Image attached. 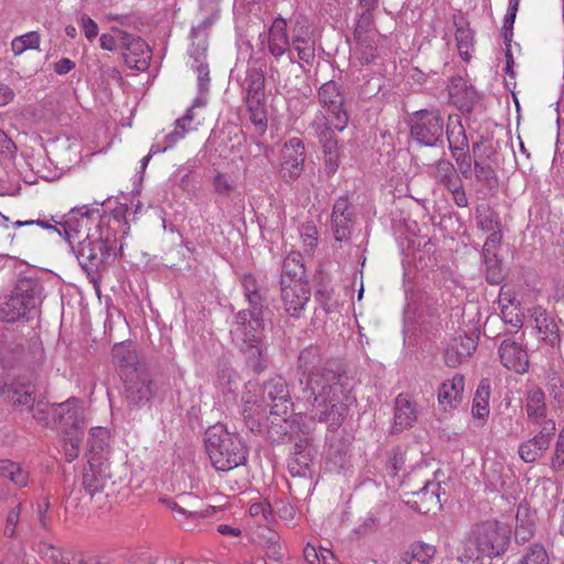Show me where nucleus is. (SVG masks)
I'll return each instance as SVG.
<instances>
[{
  "mask_svg": "<svg viewBox=\"0 0 564 564\" xmlns=\"http://www.w3.org/2000/svg\"><path fill=\"white\" fill-rule=\"evenodd\" d=\"M296 372L299 398L307 405L311 419L325 423L330 431H337L355 401L351 379L343 365L324 360L321 347L310 345L300 351Z\"/></svg>",
  "mask_w": 564,
  "mask_h": 564,
  "instance_id": "obj_1",
  "label": "nucleus"
},
{
  "mask_svg": "<svg viewBox=\"0 0 564 564\" xmlns=\"http://www.w3.org/2000/svg\"><path fill=\"white\" fill-rule=\"evenodd\" d=\"M242 288L250 308L236 314L234 335L248 365L260 373L268 367V345L263 336L264 297L256 278L250 273L242 276Z\"/></svg>",
  "mask_w": 564,
  "mask_h": 564,
  "instance_id": "obj_2",
  "label": "nucleus"
},
{
  "mask_svg": "<svg viewBox=\"0 0 564 564\" xmlns=\"http://www.w3.org/2000/svg\"><path fill=\"white\" fill-rule=\"evenodd\" d=\"M511 527L496 519L474 524L458 551L460 564H485V560L501 556L509 547Z\"/></svg>",
  "mask_w": 564,
  "mask_h": 564,
  "instance_id": "obj_3",
  "label": "nucleus"
},
{
  "mask_svg": "<svg viewBox=\"0 0 564 564\" xmlns=\"http://www.w3.org/2000/svg\"><path fill=\"white\" fill-rule=\"evenodd\" d=\"M73 245L72 250L82 269L91 281L99 279V273L106 268L111 252L116 249V229L111 226L97 225L87 239Z\"/></svg>",
  "mask_w": 564,
  "mask_h": 564,
  "instance_id": "obj_4",
  "label": "nucleus"
},
{
  "mask_svg": "<svg viewBox=\"0 0 564 564\" xmlns=\"http://www.w3.org/2000/svg\"><path fill=\"white\" fill-rule=\"evenodd\" d=\"M205 447L213 466L217 470L229 471L247 460L248 449L242 440L223 425L208 427Z\"/></svg>",
  "mask_w": 564,
  "mask_h": 564,
  "instance_id": "obj_5",
  "label": "nucleus"
},
{
  "mask_svg": "<svg viewBox=\"0 0 564 564\" xmlns=\"http://www.w3.org/2000/svg\"><path fill=\"white\" fill-rule=\"evenodd\" d=\"M42 302V286L32 279H21L14 291L1 307V316L7 323L21 318L30 319L37 313Z\"/></svg>",
  "mask_w": 564,
  "mask_h": 564,
  "instance_id": "obj_6",
  "label": "nucleus"
},
{
  "mask_svg": "<svg viewBox=\"0 0 564 564\" xmlns=\"http://www.w3.org/2000/svg\"><path fill=\"white\" fill-rule=\"evenodd\" d=\"M36 388L32 382L13 381L6 383L2 388V394L12 404L33 413V417L42 425H54L52 410L54 404L50 405L42 401H36Z\"/></svg>",
  "mask_w": 564,
  "mask_h": 564,
  "instance_id": "obj_7",
  "label": "nucleus"
},
{
  "mask_svg": "<svg viewBox=\"0 0 564 564\" xmlns=\"http://www.w3.org/2000/svg\"><path fill=\"white\" fill-rule=\"evenodd\" d=\"M411 137L424 147L444 145V119L438 110L415 111L410 119Z\"/></svg>",
  "mask_w": 564,
  "mask_h": 564,
  "instance_id": "obj_8",
  "label": "nucleus"
},
{
  "mask_svg": "<svg viewBox=\"0 0 564 564\" xmlns=\"http://www.w3.org/2000/svg\"><path fill=\"white\" fill-rule=\"evenodd\" d=\"M110 217H101L99 210H90L87 206L73 208L66 216L62 227L64 230L65 239L69 246L80 242L79 240L87 239L88 234L95 230L97 225L111 226Z\"/></svg>",
  "mask_w": 564,
  "mask_h": 564,
  "instance_id": "obj_9",
  "label": "nucleus"
},
{
  "mask_svg": "<svg viewBox=\"0 0 564 564\" xmlns=\"http://www.w3.org/2000/svg\"><path fill=\"white\" fill-rule=\"evenodd\" d=\"M317 101L322 110L316 115H323L329 119L337 131H344L349 122V113L345 106V95L337 83L334 80L324 83L318 88Z\"/></svg>",
  "mask_w": 564,
  "mask_h": 564,
  "instance_id": "obj_10",
  "label": "nucleus"
},
{
  "mask_svg": "<svg viewBox=\"0 0 564 564\" xmlns=\"http://www.w3.org/2000/svg\"><path fill=\"white\" fill-rule=\"evenodd\" d=\"M123 381V399L131 409L148 404L156 393V387L147 368L130 370L121 377Z\"/></svg>",
  "mask_w": 564,
  "mask_h": 564,
  "instance_id": "obj_11",
  "label": "nucleus"
},
{
  "mask_svg": "<svg viewBox=\"0 0 564 564\" xmlns=\"http://www.w3.org/2000/svg\"><path fill=\"white\" fill-rule=\"evenodd\" d=\"M314 137H316L323 147L325 155V166L328 174H334L339 166V152L335 131H337L329 119L323 115H315L310 123Z\"/></svg>",
  "mask_w": 564,
  "mask_h": 564,
  "instance_id": "obj_12",
  "label": "nucleus"
},
{
  "mask_svg": "<svg viewBox=\"0 0 564 564\" xmlns=\"http://www.w3.org/2000/svg\"><path fill=\"white\" fill-rule=\"evenodd\" d=\"M52 413L54 426L62 434H72L79 431L84 432V410L78 399L70 398L65 402L54 404Z\"/></svg>",
  "mask_w": 564,
  "mask_h": 564,
  "instance_id": "obj_13",
  "label": "nucleus"
},
{
  "mask_svg": "<svg viewBox=\"0 0 564 564\" xmlns=\"http://www.w3.org/2000/svg\"><path fill=\"white\" fill-rule=\"evenodd\" d=\"M305 162V147L301 139L291 138L281 150L280 174L283 181H296L303 171Z\"/></svg>",
  "mask_w": 564,
  "mask_h": 564,
  "instance_id": "obj_14",
  "label": "nucleus"
},
{
  "mask_svg": "<svg viewBox=\"0 0 564 564\" xmlns=\"http://www.w3.org/2000/svg\"><path fill=\"white\" fill-rule=\"evenodd\" d=\"M119 46L122 48L124 62L130 68L143 70L148 67L151 51L143 39L126 31H119Z\"/></svg>",
  "mask_w": 564,
  "mask_h": 564,
  "instance_id": "obj_15",
  "label": "nucleus"
},
{
  "mask_svg": "<svg viewBox=\"0 0 564 564\" xmlns=\"http://www.w3.org/2000/svg\"><path fill=\"white\" fill-rule=\"evenodd\" d=\"M288 412L274 409L265 420V433L268 438L274 443H283L291 440H297L300 431L299 423L288 417Z\"/></svg>",
  "mask_w": 564,
  "mask_h": 564,
  "instance_id": "obj_16",
  "label": "nucleus"
},
{
  "mask_svg": "<svg viewBox=\"0 0 564 564\" xmlns=\"http://www.w3.org/2000/svg\"><path fill=\"white\" fill-rule=\"evenodd\" d=\"M355 223V212L347 196L336 199L332 212V228L337 241L349 239Z\"/></svg>",
  "mask_w": 564,
  "mask_h": 564,
  "instance_id": "obj_17",
  "label": "nucleus"
},
{
  "mask_svg": "<svg viewBox=\"0 0 564 564\" xmlns=\"http://www.w3.org/2000/svg\"><path fill=\"white\" fill-rule=\"evenodd\" d=\"M498 355L502 366L517 373H525L529 369V355L523 344L511 338L501 341Z\"/></svg>",
  "mask_w": 564,
  "mask_h": 564,
  "instance_id": "obj_18",
  "label": "nucleus"
},
{
  "mask_svg": "<svg viewBox=\"0 0 564 564\" xmlns=\"http://www.w3.org/2000/svg\"><path fill=\"white\" fill-rule=\"evenodd\" d=\"M268 51L274 58H280L288 53L290 62H295L291 51L288 23L282 17L275 18L268 30Z\"/></svg>",
  "mask_w": 564,
  "mask_h": 564,
  "instance_id": "obj_19",
  "label": "nucleus"
},
{
  "mask_svg": "<svg viewBox=\"0 0 564 564\" xmlns=\"http://www.w3.org/2000/svg\"><path fill=\"white\" fill-rule=\"evenodd\" d=\"M24 338L7 326H0V362L3 368L12 367L24 355Z\"/></svg>",
  "mask_w": 564,
  "mask_h": 564,
  "instance_id": "obj_20",
  "label": "nucleus"
},
{
  "mask_svg": "<svg viewBox=\"0 0 564 564\" xmlns=\"http://www.w3.org/2000/svg\"><path fill=\"white\" fill-rule=\"evenodd\" d=\"M281 297L286 313L290 316L299 317L311 297L308 283L281 285Z\"/></svg>",
  "mask_w": 564,
  "mask_h": 564,
  "instance_id": "obj_21",
  "label": "nucleus"
},
{
  "mask_svg": "<svg viewBox=\"0 0 564 564\" xmlns=\"http://www.w3.org/2000/svg\"><path fill=\"white\" fill-rule=\"evenodd\" d=\"M419 417L417 404L410 395L400 393L395 398L392 432L399 433L412 427Z\"/></svg>",
  "mask_w": 564,
  "mask_h": 564,
  "instance_id": "obj_22",
  "label": "nucleus"
},
{
  "mask_svg": "<svg viewBox=\"0 0 564 564\" xmlns=\"http://www.w3.org/2000/svg\"><path fill=\"white\" fill-rule=\"evenodd\" d=\"M465 380L462 375H455L445 380L438 389L437 400L444 411L456 409L463 401Z\"/></svg>",
  "mask_w": 564,
  "mask_h": 564,
  "instance_id": "obj_23",
  "label": "nucleus"
},
{
  "mask_svg": "<svg viewBox=\"0 0 564 564\" xmlns=\"http://www.w3.org/2000/svg\"><path fill=\"white\" fill-rule=\"evenodd\" d=\"M263 401L272 402L271 410L278 409L288 412L291 403L286 381L282 377H274L263 384Z\"/></svg>",
  "mask_w": 564,
  "mask_h": 564,
  "instance_id": "obj_24",
  "label": "nucleus"
},
{
  "mask_svg": "<svg viewBox=\"0 0 564 564\" xmlns=\"http://www.w3.org/2000/svg\"><path fill=\"white\" fill-rule=\"evenodd\" d=\"M448 94L452 102L460 111L470 112L477 100L476 90L460 76L452 78Z\"/></svg>",
  "mask_w": 564,
  "mask_h": 564,
  "instance_id": "obj_25",
  "label": "nucleus"
},
{
  "mask_svg": "<svg viewBox=\"0 0 564 564\" xmlns=\"http://www.w3.org/2000/svg\"><path fill=\"white\" fill-rule=\"evenodd\" d=\"M291 45L297 53L300 61L312 64L315 58V46L314 41L308 35V26L296 21V26L293 29V36Z\"/></svg>",
  "mask_w": 564,
  "mask_h": 564,
  "instance_id": "obj_26",
  "label": "nucleus"
},
{
  "mask_svg": "<svg viewBox=\"0 0 564 564\" xmlns=\"http://www.w3.org/2000/svg\"><path fill=\"white\" fill-rule=\"evenodd\" d=\"M112 358L115 365L120 369L121 377L126 376L130 370H139L145 368L138 362L135 348L131 343H120L112 348Z\"/></svg>",
  "mask_w": 564,
  "mask_h": 564,
  "instance_id": "obj_27",
  "label": "nucleus"
},
{
  "mask_svg": "<svg viewBox=\"0 0 564 564\" xmlns=\"http://www.w3.org/2000/svg\"><path fill=\"white\" fill-rule=\"evenodd\" d=\"M445 132L452 156H456L457 153L469 152L468 138L458 117L448 118Z\"/></svg>",
  "mask_w": 564,
  "mask_h": 564,
  "instance_id": "obj_28",
  "label": "nucleus"
},
{
  "mask_svg": "<svg viewBox=\"0 0 564 564\" xmlns=\"http://www.w3.org/2000/svg\"><path fill=\"white\" fill-rule=\"evenodd\" d=\"M242 90L246 93V102H256L264 98V74L258 67H248L246 77L241 83Z\"/></svg>",
  "mask_w": 564,
  "mask_h": 564,
  "instance_id": "obj_29",
  "label": "nucleus"
},
{
  "mask_svg": "<svg viewBox=\"0 0 564 564\" xmlns=\"http://www.w3.org/2000/svg\"><path fill=\"white\" fill-rule=\"evenodd\" d=\"M476 220L478 227L489 234L488 238H490L492 245H499L502 239V234L498 214L488 206L481 207L476 210Z\"/></svg>",
  "mask_w": 564,
  "mask_h": 564,
  "instance_id": "obj_30",
  "label": "nucleus"
},
{
  "mask_svg": "<svg viewBox=\"0 0 564 564\" xmlns=\"http://www.w3.org/2000/svg\"><path fill=\"white\" fill-rule=\"evenodd\" d=\"M435 555V547L423 542L412 543L400 557L398 564H431Z\"/></svg>",
  "mask_w": 564,
  "mask_h": 564,
  "instance_id": "obj_31",
  "label": "nucleus"
},
{
  "mask_svg": "<svg viewBox=\"0 0 564 564\" xmlns=\"http://www.w3.org/2000/svg\"><path fill=\"white\" fill-rule=\"evenodd\" d=\"M430 175L446 188L459 184L462 178L454 164L447 159H440L429 167Z\"/></svg>",
  "mask_w": 564,
  "mask_h": 564,
  "instance_id": "obj_32",
  "label": "nucleus"
},
{
  "mask_svg": "<svg viewBox=\"0 0 564 564\" xmlns=\"http://www.w3.org/2000/svg\"><path fill=\"white\" fill-rule=\"evenodd\" d=\"M192 59V68L197 73V80L202 89L209 85V67L206 62L207 45L205 43L197 44L189 50Z\"/></svg>",
  "mask_w": 564,
  "mask_h": 564,
  "instance_id": "obj_33",
  "label": "nucleus"
},
{
  "mask_svg": "<svg viewBox=\"0 0 564 564\" xmlns=\"http://www.w3.org/2000/svg\"><path fill=\"white\" fill-rule=\"evenodd\" d=\"M525 412L531 423H540L546 416L545 395L540 388L528 391Z\"/></svg>",
  "mask_w": 564,
  "mask_h": 564,
  "instance_id": "obj_34",
  "label": "nucleus"
},
{
  "mask_svg": "<svg viewBox=\"0 0 564 564\" xmlns=\"http://www.w3.org/2000/svg\"><path fill=\"white\" fill-rule=\"evenodd\" d=\"M0 477L10 480L19 488L26 487L29 484L28 469L10 459L0 460Z\"/></svg>",
  "mask_w": 564,
  "mask_h": 564,
  "instance_id": "obj_35",
  "label": "nucleus"
},
{
  "mask_svg": "<svg viewBox=\"0 0 564 564\" xmlns=\"http://www.w3.org/2000/svg\"><path fill=\"white\" fill-rule=\"evenodd\" d=\"M490 381L482 379L475 392L471 413L474 417L486 420L489 415Z\"/></svg>",
  "mask_w": 564,
  "mask_h": 564,
  "instance_id": "obj_36",
  "label": "nucleus"
},
{
  "mask_svg": "<svg viewBox=\"0 0 564 564\" xmlns=\"http://www.w3.org/2000/svg\"><path fill=\"white\" fill-rule=\"evenodd\" d=\"M312 455L310 449H302L295 442V452L288 462V468L292 476L305 477L311 473Z\"/></svg>",
  "mask_w": 564,
  "mask_h": 564,
  "instance_id": "obj_37",
  "label": "nucleus"
},
{
  "mask_svg": "<svg viewBox=\"0 0 564 564\" xmlns=\"http://www.w3.org/2000/svg\"><path fill=\"white\" fill-rule=\"evenodd\" d=\"M305 269L295 257H286L283 261L280 285H292L300 282H307Z\"/></svg>",
  "mask_w": 564,
  "mask_h": 564,
  "instance_id": "obj_38",
  "label": "nucleus"
},
{
  "mask_svg": "<svg viewBox=\"0 0 564 564\" xmlns=\"http://www.w3.org/2000/svg\"><path fill=\"white\" fill-rule=\"evenodd\" d=\"M361 12L357 15L355 25V37L377 36L378 32L375 25V11L378 8L358 7Z\"/></svg>",
  "mask_w": 564,
  "mask_h": 564,
  "instance_id": "obj_39",
  "label": "nucleus"
},
{
  "mask_svg": "<svg viewBox=\"0 0 564 564\" xmlns=\"http://www.w3.org/2000/svg\"><path fill=\"white\" fill-rule=\"evenodd\" d=\"M357 41L355 56L360 64L368 65L378 57L377 36L355 37Z\"/></svg>",
  "mask_w": 564,
  "mask_h": 564,
  "instance_id": "obj_40",
  "label": "nucleus"
},
{
  "mask_svg": "<svg viewBox=\"0 0 564 564\" xmlns=\"http://www.w3.org/2000/svg\"><path fill=\"white\" fill-rule=\"evenodd\" d=\"M477 182L481 183L489 191H495L498 186V177L490 164L482 160L474 159V173Z\"/></svg>",
  "mask_w": 564,
  "mask_h": 564,
  "instance_id": "obj_41",
  "label": "nucleus"
},
{
  "mask_svg": "<svg viewBox=\"0 0 564 564\" xmlns=\"http://www.w3.org/2000/svg\"><path fill=\"white\" fill-rule=\"evenodd\" d=\"M549 447L534 436L521 443L518 448L520 458L525 463L538 460Z\"/></svg>",
  "mask_w": 564,
  "mask_h": 564,
  "instance_id": "obj_42",
  "label": "nucleus"
},
{
  "mask_svg": "<svg viewBox=\"0 0 564 564\" xmlns=\"http://www.w3.org/2000/svg\"><path fill=\"white\" fill-rule=\"evenodd\" d=\"M41 44V36L37 32L31 31L15 36L11 42V50L15 56L21 55L28 50H37Z\"/></svg>",
  "mask_w": 564,
  "mask_h": 564,
  "instance_id": "obj_43",
  "label": "nucleus"
},
{
  "mask_svg": "<svg viewBox=\"0 0 564 564\" xmlns=\"http://www.w3.org/2000/svg\"><path fill=\"white\" fill-rule=\"evenodd\" d=\"M249 119L259 133H264L268 126L267 110L263 100L246 102Z\"/></svg>",
  "mask_w": 564,
  "mask_h": 564,
  "instance_id": "obj_44",
  "label": "nucleus"
},
{
  "mask_svg": "<svg viewBox=\"0 0 564 564\" xmlns=\"http://www.w3.org/2000/svg\"><path fill=\"white\" fill-rule=\"evenodd\" d=\"M455 39L460 57L465 61H468L470 57L469 52L474 46L473 31L468 26L458 25L456 28Z\"/></svg>",
  "mask_w": 564,
  "mask_h": 564,
  "instance_id": "obj_45",
  "label": "nucleus"
},
{
  "mask_svg": "<svg viewBox=\"0 0 564 564\" xmlns=\"http://www.w3.org/2000/svg\"><path fill=\"white\" fill-rule=\"evenodd\" d=\"M260 543L267 549L273 557L280 558L282 554V546L280 543V534L274 530L265 527L260 532Z\"/></svg>",
  "mask_w": 564,
  "mask_h": 564,
  "instance_id": "obj_46",
  "label": "nucleus"
},
{
  "mask_svg": "<svg viewBox=\"0 0 564 564\" xmlns=\"http://www.w3.org/2000/svg\"><path fill=\"white\" fill-rule=\"evenodd\" d=\"M518 564H550V558L542 544H533L524 551Z\"/></svg>",
  "mask_w": 564,
  "mask_h": 564,
  "instance_id": "obj_47",
  "label": "nucleus"
},
{
  "mask_svg": "<svg viewBox=\"0 0 564 564\" xmlns=\"http://www.w3.org/2000/svg\"><path fill=\"white\" fill-rule=\"evenodd\" d=\"M107 484V479L100 474L91 469L90 471L84 473L83 485L85 491L94 497L96 494L101 492Z\"/></svg>",
  "mask_w": 564,
  "mask_h": 564,
  "instance_id": "obj_48",
  "label": "nucleus"
},
{
  "mask_svg": "<svg viewBox=\"0 0 564 564\" xmlns=\"http://www.w3.org/2000/svg\"><path fill=\"white\" fill-rule=\"evenodd\" d=\"M64 435V454L65 459L67 462H73L79 455L80 444L84 437V432H76L72 434H63Z\"/></svg>",
  "mask_w": 564,
  "mask_h": 564,
  "instance_id": "obj_49",
  "label": "nucleus"
},
{
  "mask_svg": "<svg viewBox=\"0 0 564 564\" xmlns=\"http://www.w3.org/2000/svg\"><path fill=\"white\" fill-rule=\"evenodd\" d=\"M551 468L557 477H564V429L560 432L551 456Z\"/></svg>",
  "mask_w": 564,
  "mask_h": 564,
  "instance_id": "obj_50",
  "label": "nucleus"
},
{
  "mask_svg": "<svg viewBox=\"0 0 564 564\" xmlns=\"http://www.w3.org/2000/svg\"><path fill=\"white\" fill-rule=\"evenodd\" d=\"M519 2H520V0H509L508 10L503 18V25L501 29V33H502L503 40L507 44H509L512 40V35H513L512 30H513V24L516 21L517 12L519 9Z\"/></svg>",
  "mask_w": 564,
  "mask_h": 564,
  "instance_id": "obj_51",
  "label": "nucleus"
},
{
  "mask_svg": "<svg viewBox=\"0 0 564 564\" xmlns=\"http://www.w3.org/2000/svg\"><path fill=\"white\" fill-rule=\"evenodd\" d=\"M546 390L558 406L564 404V376L557 373L550 376Z\"/></svg>",
  "mask_w": 564,
  "mask_h": 564,
  "instance_id": "obj_52",
  "label": "nucleus"
},
{
  "mask_svg": "<svg viewBox=\"0 0 564 564\" xmlns=\"http://www.w3.org/2000/svg\"><path fill=\"white\" fill-rule=\"evenodd\" d=\"M108 441L109 432L107 429L101 426L90 429L88 444L91 452H101L108 445Z\"/></svg>",
  "mask_w": 564,
  "mask_h": 564,
  "instance_id": "obj_53",
  "label": "nucleus"
},
{
  "mask_svg": "<svg viewBox=\"0 0 564 564\" xmlns=\"http://www.w3.org/2000/svg\"><path fill=\"white\" fill-rule=\"evenodd\" d=\"M317 228L312 223H305L300 227V237L306 251H313L317 246Z\"/></svg>",
  "mask_w": 564,
  "mask_h": 564,
  "instance_id": "obj_54",
  "label": "nucleus"
},
{
  "mask_svg": "<svg viewBox=\"0 0 564 564\" xmlns=\"http://www.w3.org/2000/svg\"><path fill=\"white\" fill-rule=\"evenodd\" d=\"M451 341L457 346L458 355L463 356L465 359L470 357L477 348V344L474 338L466 334H459Z\"/></svg>",
  "mask_w": 564,
  "mask_h": 564,
  "instance_id": "obj_55",
  "label": "nucleus"
},
{
  "mask_svg": "<svg viewBox=\"0 0 564 564\" xmlns=\"http://www.w3.org/2000/svg\"><path fill=\"white\" fill-rule=\"evenodd\" d=\"M471 152L474 159L478 160L490 159L495 153L491 141L484 135H481L478 141L473 143Z\"/></svg>",
  "mask_w": 564,
  "mask_h": 564,
  "instance_id": "obj_56",
  "label": "nucleus"
},
{
  "mask_svg": "<svg viewBox=\"0 0 564 564\" xmlns=\"http://www.w3.org/2000/svg\"><path fill=\"white\" fill-rule=\"evenodd\" d=\"M438 490V482H426L425 486L417 492V495L423 501L430 502L434 507H441Z\"/></svg>",
  "mask_w": 564,
  "mask_h": 564,
  "instance_id": "obj_57",
  "label": "nucleus"
},
{
  "mask_svg": "<svg viewBox=\"0 0 564 564\" xmlns=\"http://www.w3.org/2000/svg\"><path fill=\"white\" fill-rule=\"evenodd\" d=\"M538 424L540 425V430L538 434L534 435V437L538 438L540 442H543L544 445L549 447L551 440L556 431L555 422L552 419H547L545 416L544 420H542Z\"/></svg>",
  "mask_w": 564,
  "mask_h": 564,
  "instance_id": "obj_58",
  "label": "nucleus"
},
{
  "mask_svg": "<svg viewBox=\"0 0 564 564\" xmlns=\"http://www.w3.org/2000/svg\"><path fill=\"white\" fill-rule=\"evenodd\" d=\"M459 173L464 178H470L474 173V160L469 152L457 153L456 156H453Z\"/></svg>",
  "mask_w": 564,
  "mask_h": 564,
  "instance_id": "obj_59",
  "label": "nucleus"
},
{
  "mask_svg": "<svg viewBox=\"0 0 564 564\" xmlns=\"http://www.w3.org/2000/svg\"><path fill=\"white\" fill-rule=\"evenodd\" d=\"M54 556L58 564H86L88 555L73 550H59L58 555Z\"/></svg>",
  "mask_w": 564,
  "mask_h": 564,
  "instance_id": "obj_60",
  "label": "nucleus"
},
{
  "mask_svg": "<svg viewBox=\"0 0 564 564\" xmlns=\"http://www.w3.org/2000/svg\"><path fill=\"white\" fill-rule=\"evenodd\" d=\"M249 513L251 517H260L265 522H270L273 519L271 506L267 501L252 503L249 508Z\"/></svg>",
  "mask_w": 564,
  "mask_h": 564,
  "instance_id": "obj_61",
  "label": "nucleus"
},
{
  "mask_svg": "<svg viewBox=\"0 0 564 564\" xmlns=\"http://www.w3.org/2000/svg\"><path fill=\"white\" fill-rule=\"evenodd\" d=\"M214 189L219 195H229L234 185L229 182L226 174L217 172L213 178Z\"/></svg>",
  "mask_w": 564,
  "mask_h": 564,
  "instance_id": "obj_62",
  "label": "nucleus"
},
{
  "mask_svg": "<svg viewBox=\"0 0 564 564\" xmlns=\"http://www.w3.org/2000/svg\"><path fill=\"white\" fill-rule=\"evenodd\" d=\"M465 360L466 359L463 356L458 355L457 346L449 341L444 352V361L446 366L456 368Z\"/></svg>",
  "mask_w": 564,
  "mask_h": 564,
  "instance_id": "obj_63",
  "label": "nucleus"
},
{
  "mask_svg": "<svg viewBox=\"0 0 564 564\" xmlns=\"http://www.w3.org/2000/svg\"><path fill=\"white\" fill-rule=\"evenodd\" d=\"M20 513H21V503H19L15 508H12L8 516H7V523H6V528H4V534L7 536H14L15 535V531H17V525L19 523V519H20Z\"/></svg>",
  "mask_w": 564,
  "mask_h": 564,
  "instance_id": "obj_64",
  "label": "nucleus"
}]
</instances>
